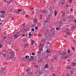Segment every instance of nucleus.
Returning <instances> with one entry per match:
<instances>
[{
    "label": "nucleus",
    "instance_id": "1",
    "mask_svg": "<svg viewBox=\"0 0 76 76\" xmlns=\"http://www.w3.org/2000/svg\"><path fill=\"white\" fill-rule=\"evenodd\" d=\"M66 52L63 54H61L62 55V56H61V57H62V58H65V59H66L68 57H69L67 55H66Z\"/></svg>",
    "mask_w": 76,
    "mask_h": 76
},
{
    "label": "nucleus",
    "instance_id": "2",
    "mask_svg": "<svg viewBox=\"0 0 76 76\" xmlns=\"http://www.w3.org/2000/svg\"><path fill=\"white\" fill-rule=\"evenodd\" d=\"M19 34V35H18V34H15L14 36V38H16H16H19V36H20V32H19V33H18Z\"/></svg>",
    "mask_w": 76,
    "mask_h": 76
},
{
    "label": "nucleus",
    "instance_id": "3",
    "mask_svg": "<svg viewBox=\"0 0 76 76\" xmlns=\"http://www.w3.org/2000/svg\"><path fill=\"white\" fill-rule=\"evenodd\" d=\"M11 54V55L10 56V59L11 58V59H12V58H14V57H13V55L15 54V52H12L10 53Z\"/></svg>",
    "mask_w": 76,
    "mask_h": 76
},
{
    "label": "nucleus",
    "instance_id": "4",
    "mask_svg": "<svg viewBox=\"0 0 76 76\" xmlns=\"http://www.w3.org/2000/svg\"><path fill=\"white\" fill-rule=\"evenodd\" d=\"M48 18L50 19H52V14H49L48 15Z\"/></svg>",
    "mask_w": 76,
    "mask_h": 76
},
{
    "label": "nucleus",
    "instance_id": "5",
    "mask_svg": "<svg viewBox=\"0 0 76 76\" xmlns=\"http://www.w3.org/2000/svg\"><path fill=\"white\" fill-rule=\"evenodd\" d=\"M44 13H46V10H42L41 13H42V14H43Z\"/></svg>",
    "mask_w": 76,
    "mask_h": 76
},
{
    "label": "nucleus",
    "instance_id": "6",
    "mask_svg": "<svg viewBox=\"0 0 76 76\" xmlns=\"http://www.w3.org/2000/svg\"><path fill=\"white\" fill-rule=\"evenodd\" d=\"M37 19L36 18H35L34 19L33 21L34 23H36V22H37Z\"/></svg>",
    "mask_w": 76,
    "mask_h": 76
},
{
    "label": "nucleus",
    "instance_id": "7",
    "mask_svg": "<svg viewBox=\"0 0 76 76\" xmlns=\"http://www.w3.org/2000/svg\"><path fill=\"white\" fill-rule=\"evenodd\" d=\"M25 23H24L23 24L22 27L23 29H24L25 28Z\"/></svg>",
    "mask_w": 76,
    "mask_h": 76
},
{
    "label": "nucleus",
    "instance_id": "8",
    "mask_svg": "<svg viewBox=\"0 0 76 76\" xmlns=\"http://www.w3.org/2000/svg\"><path fill=\"white\" fill-rule=\"evenodd\" d=\"M0 72L1 73H3V72H4V68H2V69H0Z\"/></svg>",
    "mask_w": 76,
    "mask_h": 76
},
{
    "label": "nucleus",
    "instance_id": "9",
    "mask_svg": "<svg viewBox=\"0 0 76 76\" xmlns=\"http://www.w3.org/2000/svg\"><path fill=\"white\" fill-rule=\"evenodd\" d=\"M28 46V45L26 44H25L24 45V47L25 48H27Z\"/></svg>",
    "mask_w": 76,
    "mask_h": 76
},
{
    "label": "nucleus",
    "instance_id": "10",
    "mask_svg": "<svg viewBox=\"0 0 76 76\" xmlns=\"http://www.w3.org/2000/svg\"><path fill=\"white\" fill-rule=\"evenodd\" d=\"M47 53H50L51 52V50L50 49H48L47 50Z\"/></svg>",
    "mask_w": 76,
    "mask_h": 76
},
{
    "label": "nucleus",
    "instance_id": "11",
    "mask_svg": "<svg viewBox=\"0 0 76 76\" xmlns=\"http://www.w3.org/2000/svg\"><path fill=\"white\" fill-rule=\"evenodd\" d=\"M66 31H67L68 32H69V29H64V32H66Z\"/></svg>",
    "mask_w": 76,
    "mask_h": 76
},
{
    "label": "nucleus",
    "instance_id": "12",
    "mask_svg": "<svg viewBox=\"0 0 76 76\" xmlns=\"http://www.w3.org/2000/svg\"><path fill=\"white\" fill-rule=\"evenodd\" d=\"M64 15H65V12H63V14L62 15H61V17H63V16H64Z\"/></svg>",
    "mask_w": 76,
    "mask_h": 76
},
{
    "label": "nucleus",
    "instance_id": "13",
    "mask_svg": "<svg viewBox=\"0 0 76 76\" xmlns=\"http://www.w3.org/2000/svg\"><path fill=\"white\" fill-rule=\"evenodd\" d=\"M48 64H47L45 66L44 68L45 69V68H48Z\"/></svg>",
    "mask_w": 76,
    "mask_h": 76
},
{
    "label": "nucleus",
    "instance_id": "14",
    "mask_svg": "<svg viewBox=\"0 0 76 76\" xmlns=\"http://www.w3.org/2000/svg\"><path fill=\"white\" fill-rule=\"evenodd\" d=\"M66 35H70V33L69 32H66Z\"/></svg>",
    "mask_w": 76,
    "mask_h": 76
},
{
    "label": "nucleus",
    "instance_id": "15",
    "mask_svg": "<svg viewBox=\"0 0 76 76\" xmlns=\"http://www.w3.org/2000/svg\"><path fill=\"white\" fill-rule=\"evenodd\" d=\"M35 42V41L34 40H32L31 42L32 45H34V43Z\"/></svg>",
    "mask_w": 76,
    "mask_h": 76
},
{
    "label": "nucleus",
    "instance_id": "16",
    "mask_svg": "<svg viewBox=\"0 0 76 76\" xmlns=\"http://www.w3.org/2000/svg\"><path fill=\"white\" fill-rule=\"evenodd\" d=\"M1 13H5V11H1Z\"/></svg>",
    "mask_w": 76,
    "mask_h": 76
},
{
    "label": "nucleus",
    "instance_id": "17",
    "mask_svg": "<svg viewBox=\"0 0 76 76\" xmlns=\"http://www.w3.org/2000/svg\"><path fill=\"white\" fill-rule=\"evenodd\" d=\"M34 58V57L32 56H31L30 57V60H32Z\"/></svg>",
    "mask_w": 76,
    "mask_h": 76
},
{
    "label": "nucleus",
    "instance_id": "18",
    "mask_svg": "<svg viewBox=\"0 0 76 76\" xmlns=\"http://www.w3.org/2000/svg\"><path fill=\"white\" fill-rule=\"evenodd\" d=\"M72 64L73 66H76V63H72Z\"/></svg>",
    "mask_w": 76,
    "mask_h": 76
},
{
    "label": "nucleus",
    "instance_id": "19",
    "mask_svg": "<svg viewBox=\"0 0 76 76\" xmlns=\"http://www.w3.org/2000/svg\"><path fill=\"white\" fill-rule=\"evenodd\" d=\"M21 11H22L21 9H19V10H18V12H21Z\"/></svg>",
    "mask_w": 76,
    "mask_h": 76
},
{
    "label": "nucleus",
    "instance_id": "20",
    "mask_svg": "<svg viewBox=\"0 0 76 76\" xmlns=\"http://www.w3.org/2000/svg\"><path fill=\"white\" fill-rule=\"evenodd\" d=\"M57 11H56L55 12V14H54L55 16H56V15H57Z\"/></svg>",
    "mask_w": 76,
    "mask_h": 76
},
{
    "label": "nucleus",
    "instance_id": "21",
    "mask_svg": "<svg viewBox=\"0 0 76 76\" xmlns=\"http://www.w3.org/2000/svg\"><path fill=\"white\" fill-rule=\"evenodd\" d=\"M25 16L26 18H29V15H26Z\"/></svg>",
    "mask_w": 76,
    "mask_h": 76
},
{
    "label": "nucleus",
    "instance_id": "22",
    "mask_svg": "<svg viewBox=\"0 0 76 76\" xmlns=\"http://www.w3.org/2000/svg\"><path fill=\"white\" fill-rule=\"evenodd\" d=\"M29 36H32V34H31V33H29Z\"/></svg>",
    "mask_w": 76,
    "mask_h": 76
},
{
    "label": "nucleus",
    "instance_id": "23",
    "mask_svg": "<svg viewBox=\"0 0 76 76\" xmlns=\"http://www.w3.org/2000/svg\"><path fill=\"white\" fill-rule=\"evenodd\" d=\"M45 35H46V37H48V34H45Z\"/></svg>",
    "mask_w": 76,
    "mask_h": 76
},
{
    "label": "nucleus",
    "instance_id": "24",
    "mask_svg": "<svg viewBox=\"0 0 76 76\" xmlns=\"http://www.w3.org/2000/svg\"><path fill=\"white\" fill-rule=\"evenodd\" d=\"M2 56H3L4 57H6V54H2Z\"/></svg>",
    "mask_w": 76,
    "mask_h": 76
},
{
    "label": "nucleus",
    "instance_id": "25",
    "mask_svg": "<svg viewBox=\"0 0 76 76\" xmlns=\"http://www.w3.org/2000/svg\"><path fill=\"white\" fill-rule=\"evenodd\" d=\"M31 27L32 28H34V27H35V25H31Z\"/></svg>",
    "mask_w": 76,
    "mask_h": 76
},
{
    "label": "nucleus",
    "instance_id": "26",
    "mask_svg": "<svg viewBox=\"0 0 76 76\" xmlns=\"http://www.w3.org/2000/svg\"><path fill=\"white\" fill-rule=\"evenodd\" d=\"M67 68L69 69H72V68H70V67L69 66H67Z\"/></svg>",
    "mask_w": 76,
    "mask_h": 76
},
{
    "label": "nucleus",
    "instance_id": "27",
    "mask_svg": "<svg viewBox=\"0 0 76 76\" xmlns=\"http://www.w3.org/2000/svg\"><path fill=\"white\" fill-rule=\"evenodd\" d=\"M3 47V45H0V48H1Z\"/></svg>",
    "mask_w": 76,
    "mask_h": 76
},
{
    "label": "nucleus",
    "instance_id": "28",
    "mask_svg": "<svg viewBox=\"0 0 76 76\" xmlns=\"http://www.w3.org/2000/svg\"><path fill=\"white\" fill-rule=\"evenodd\" d=\"M42 46H43V45L42 44L40 45L39 46V47H42Z\"/></svg>",
    "mask_w": 76,
    "mask_h": 76
},
{
    "label": "nucleus",
    "instance_id": "29",
    "mask_svg": "<svg viewBox=\"0 0 76 76\" xmlns=\"http://www.w3.org/2000/svg\"><path fill=\"white\" fill-rule=\"evenodd\" d=\"M54 58L55 60H57V57L55 56L54 57Z\"/></svg>",
    "mask_w": 76,
    "mask_h": 76
},
{
    "label": "nucleus",
    "instance_id": "30",
    "mask_svg": "<svg viewBox=\"0 0 76 76\" xmlns=\"http://www.w3.org/2000/svg\"><path fill=\"white\" fill-rule=\"evenodd\" d=\"M53 76H56V74H55V73H53Z\"/></svg>",
    "mask_w": 76,
    "mask_h": 76
},
{
    "label": "nucleus",
    "instance_id": "31",
    "mask_svg": "<svg viewBox=\"0 0 76 76\" xmlns=\"http://www.w3.org/2000/svg\"><path fill=\"white\" fill-rule=\"evenodd\" d=\"M72 27L73 28V29H74V28H75V26H72Z\"/></svg>",
    "mask_w": 76,
    "mask_h": 76
},
{
    "label": "nucleus",
    "instance_id": "32",
    "mask_svg": "<svg viewBox=\"0 0 76 76\" xmlns=\"http://www.w3.org/2000/svg\"><path fill=\"white\" fill-rule=\"evenodd\" d=\"M32 56H35V54H34L33 53H32Z\"/></svg>",
    "mask_w": 76,
    "mask_h": 76
},
{
    "label": "nucleus",
    "instance_id": "33",
    "mask_svg": "<svg viewBox=\"0 0 76 76\" xmlns=\"http://www.w3.org/2000/svg\"><path fill=\"white\" fill-rule=\"evenodd\" d=\"M67 52H68V53H70V50H68Z\"/></svg>",
    "mask_w": 76,
    "mask_h": 76
},
{
    "label": "nucleus",
    "instance_id": "34",
    "mask_svg": "<svg viewBox=\"0 0 76 76\" xmlns=\"http://www.w3.org/2000/svg\"><path fill=\"white\" fill-rule=\"evenodd\" d=\"M28 37H29V38H30V39H31V36H28Z\"/></svg>",
    "mask_w": 76,
    "mask_h": 76
},
{
    "label": "nucleus",
    "instance_id": "35",
    "mask_svg": "<svg viewBox=\"0 0 76 76\" xmlns=\"http://www.w3.org/2000/svg\"><path fill=\"white\" fill-rule=\"evenodd\" d=\"M35 29H38V26H36L35 27Z\"/></svg>",
    "mask_w": 76,
    "mask_h": 76
},
{
    "label": "nucleus",
    "instance_id": "36",
    "mask_svg": "<svg viewBox=\"0 0 76 76\" xmlns=\"http://www.w3.org/2000/svg\"><path fill=\"white\" fill-rule=\"evenodd\" d=\"M40 18L41 19L42 18V15H41L40 16Z\"/></svg>",
    "mask_w": 76,
    "mask_h": 76
},
{
    "label": "nucleus",
    "instance_id": "37",
    "mask_svg": "<svg viewBox=\"0 0 76 76\" xmlns=\"http://www.w3.org/2000/svg\"><path fill=\"white\" fill-rule=\"evenodd\" d=\"M47 22H48L47 20L45 21V23H47Z\"/></svg>",
    "mask_w": 76,
    "mask_h": 76
},
{
    "label": "nucleus",
    "instance_id": "38",
    "mask_svg": "<svg viewBox=\"0 0 76 76\" xmlns=\"http://www.w3.org/2000/svg\"><path fill=\"white\" fill-rule=\"evenodd\" d=\"M39 37H41V34H39Z\"/></svg>",
    "mask_w": 76,
    "mask_h": 76
},
{
    "label": "nucleus",
    "instance_id": "39",
    "mask_svg": "<svg viewBox=\"0 0 76 76\" xmlns=\"http://www.w3.org/2000/svg\"><path fill=\"white\" fill-rule=\"evenodd\" d=\"M66 76H69V74H67L66 75Z\"/></svg>",
    "mask_w": 76,
    "mask_h": 76
},
{
    "label": "nucleus",
    "instance_id": "40",
    "mask_svg": "<svg viewBox=\"0 0 76 76\" xmlns=\"http://www.w3.org/2000/svg\"><path fill=\"white\" fill-rule=\"evenodd\" d=\"M72 0H69V2H72Z\"/></svg>",
    "mask_w": 76,
    "mask_h": 76
},
{
    "label": "nucleus",
    "instance_id": "41",
    "mask_svg": "<svg viewBox=\"0 0 76 76\" xmlns=\"http://www.w3.org/2000/svg\"><path fill=\"white\" fill-rule=\"evenodd\" d=\"M28 58V56H26V58Z\"/></svg>",
    "mask_w": 76,
    "mask_h": 76
},
{
    "label": "nucleus",
    "instance_id": "42",
    "mask_svg": "<svg viewBox=\"0 0 76 76\" xmlns=\"http://www.w3.org/2000/svg\"><path fill=\"white\" fill-rule=\"evenodd\" d=\"M22 36H23V37H24V36H25V34H23H23H22Z\"/></svg>",
    "mask_w": 76,
    "mask_h": 76
},
{
    "label": "nucleus",
    "instance_id": "43",
    "mask_svg": "<svg viewBox=\"0 0 76 76\" xmlns=\"http://www.w3.org/2000/svg\"><path fill=\"white\" fill-rule=\"evenodd\" d=\"M31 29V30H32V31H34V29Z\"/></svg>",
    "mask_w": 76,
    "mask_h": 76
},
{
    "label": "nucleus",
    "instance_id": "44",
    "mask_svg": "<svg viewBox=\"0 0 76 76\" xmlns=\"http://www.w3.org/2000/svg\"><path fill=\"white\" fill-rule=\"evenodd\" d=\"M24 31H27V29H25Z\"/></svg>",
    "mask_w": 76,
    "mask_h": 76
},
{
    "label": "nucleus",
    "instance_id": "45",
    "mask_svg": "<svg viewBox=\"0 0 76 76\" xmlns=\"http://www.w3.org/2000/svg\"><path fill=\"white\" fill-rule=\"evenodd\" d=\"M31 10H33V7L31 8L30 9Z\"/></svg>",
    "mask_w": 76,
    "mask_h": 76
},
{
    "label": "nucleus",
    "instance_id": "46",
    "mask_svg": "<svg viewBox=\"0 0 76 76\" xmlns=\"http://www.w3.org/2000/svg\"><path fill=\"white\" fill-rule=\"evenodd\" d=\"M40 50H41V51H42V48L41 49H40Z\"/></svg>",
    "mask_w": 76,
    "mask_h": 76
},
{
    "label": "nucleus",
    "instance_id": "47",
    "mask_svg": "<svg viewBox=\"0 0 76 76\" xmlns=\"http://www.w3.org/2000/svg\"><path fill=\"white\" fill-rule=\"evenodd\" d=\"M72 50H74V49H75V48H72Z\"/></svg>",
    "mask_w": 76,
    "mask_h": 76
},
{
    "label": "nucleus",
    "instance_id": "48",
    "mask_svg": "<svg viewBox=\"0 0 76 76\" xmlns=\"http://www.w3.org/2000/svg\"><path fill=\"white\" fill-rule=\"evenodd\" d=\"M66 7H69V5L67 4L66 6Z\"/></svg>",
    "mask_w": 76,
    "mask_h": 76
},
{
    "label": "nucleus",
    "instance_id": "49",
    "mask_svg": "<svg viewBox=\"0 0 76 76\" xmlns=\"http://www.w3.org/2000/svg\"><path fill=\"white\" fill-rule=\"evenodd\" d=\"M27 58H29V56H27Z\"/></svg>",
    "mask_w": 76,
    "mask_h": 76
},
{
    "label": "nucleus",
    "instance_id": "50",
    "mask_svg": "<svg viewBox=\"0 0 76 76\" xmlns=\"http://www.w3.org/2000/svg\"><path fill=\"white\" fill-rule=\"evenodd\" d=\"M56 29H59V28H58V27H57L56 28Z\"/></svg>",
    "mask_w": 76,
    "mask_h": 76
},
{
    "label": "nucleus",
    "instance_id": "51",
    "mask_svg": "<svg viewBox=\"0 0 76 76\" xmlns=\"http://www.w3.org/2000/svg\"><path fill=\"white\" fill-rule=\"evenodd\" d=\"M12 20H14V18H12Z\"/></svg>",
    "mask_w": 76,
    "mask_h": 76
},
{
    "label": "nucleus",
    "instance_id": "52",
    "mask_svg": "<svg viewBox=\"0 0 76 76\" xmlns=\"http://www.w3.org/2000/svg\"><path fill=\"white\" fill-rule=\"evenodd\" d=\"M62 5H63L64 4V2H63L62 3Z\"/></svg>",
    "mask_w": 76,
    "mask_h": 76
},
{
    "label": "nucleus",
    "instance_id": "53",
    "mask_svg": "<svg viewBox=\"0 0 76 76\" xmlns=\"http://www.w3.org/2000/svg\"><path fill=\"white\" fill-rule=\"evenodd\" d=\"M6 37H4V39H6Z\"/></svg>",
    "mask_w": 76,
    "mask_h": 76
},
{
    "label": "nucleus",
    "instance_id": "54",
    "mask_svg": "<svg viewBox=\"0 0 76 76\" xmlns=\"http://www.w3.org/2000/svg\"><path fill=\"white\" fill-rule=\"evenodd\" d=\"M2 53H0V55L1 54H2Z\"/></svg>",
    "mask_w": 76,
    "mask_h": 76
},
{
    "label": "nucleus",
    "instance_id": "55",
    "mask_svg": "<svg viewBox=\"0 0 76 76\" xmlns=\"http://www.w3.org/2000/svg\"><path fill=\"white\" fill-rule=\"evenodd\" d=\"M70 11H71V12H72V9H71V10H70Z\"/></svg>",
    "mask_w": 76,
    "mask_h": 76
},
{
    "label": "nucleus",
    "instance_id": "56",
    "mask_svg": "<svg viewBox=\"0 0 76 76\" xmlns=\"http://www.w3.org/2000/svg\"><path fill=\"white\" fill-rule=\"evenodd\" d=\"M58 53H59V54H60V52H59V51L58 52Z\"/></svg>",
    "mask_w": 76,
    "mask_h": 76
},
{
    "label": "nucleus",
    "instance_id": "57",
    "mask_svg": "<svg viewBox=\"0 0 76 76\" xmlns=\"http://www.w3.org/2000/svg\"><path fill=\"white\" fill-rule=\"evenodd\" d=\"M2 23H0V24L1 25Z\"/></svg>",
    "mask_w": 76,
    "mask_h": 76
},
{
    "label": "nucleus",
    "instance_id": "58",
    "mask_svg": "<svg viewBox=\"0 0 76 76\" xmlns=\"http://www.w3.org/2000/svg\"><path fill=\"white\" fill-rule=\"evenodd\" d=\"M17 34H18V35H19V33H18Z\"/></svg>",
    "mask_w": 76,
    "mask_h": 76
},
{
    "label": "nucleus",
    "instance_id": "59",
    "mask_svg": "<svg viewBox=\"0 0 76 76\" xmlns=\"http://www.w3.org/2000/svg\"><path fill=\"white\" fill-rule=\"evenodd\" d=\"M57 30H59V29H56Z\"/></svg>",
    "mask_w": 76,
    "mask_h": 76
},
{
    "label": "nucleus",
    "instance_id": "60",
    "mask_svg": "<svg viewBox=\"0 0 76 76\" xmlns=\"http://www.w3.org/2000/svg\"><path fill=\"white\" fill-rule=\"evenodd\" d=\"M67 61H69V60L67 59Z\"/></svg>",
    "mask_w": 76,
    "mask_h": 76
},
{
    "label": "nucleus",
    "instance_id": "61",
    "mask_svg": "<svg viewBox=\"0 0 76 76\" xmlns=\"http://www.w3.org/2000/svg\"><path fill=\"white\" fill-rule=\"evenodd\" d=\"M75 23H76V20H75Z\"/></svg>",
    "mask_w": 76,
    "mask_h": 76
},
{
    "label": "nucleus",
    "instance_id": "62",
    "mask_svg": "<svg viewBox=\"0 0 76 76\" xmlns=\"http://www.w3.org/2000/svg\"><path fill=\"white\" fill-rule=\"evenodd\" d=\"M30 55H31V53H30Z\"/></svg>",
    "mask_w": 76,
    "mask_h": 76
},
{
    "label": "nucleus",
    "instance_id": "63",
    "mask_svg": "<svg viewBox=\"0 0 76 76\" xmlns=\"http://www.w3.org/2000/svg\"><path fill=\"white\" fill-rule=\"evenodd\" d=\"M63 76H65L64 75H63Z\"/></svg>",
    "mask_w": 76,
    "mask_h": 76
},
{
    "label": "nucleus",
    "instance_id": "64",
    "mask_svg": "<svg viewBox=\"0 0 76 76\" xmlns=\"http://www.w3.org/2000/svg\"><path fill=\"white\" fill-rule=\"evenodd\" d=\"M37 76H39V75H37Z\"/></svg>",
    "mask_w": 76,
    "mask_h": 76
}]
</instances>
